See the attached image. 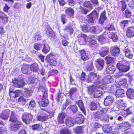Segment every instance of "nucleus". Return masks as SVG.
I'll list each match as a JSON object with an SVG mask.
<instances>
[{"label": "nucleus", "instance_id": "nucleus-1", "mask_svg": "<svg viewBox=\"0 0 134 134\" xmlns=\"http://www.w3.org/2000/svg\"><path fill=\"white\" fill-rule=\"evenodd\" d=\"M99 84L92 85L88 88L89 92L93 94L94 98H97L102 95V90L104 89V87L102 85H99Z\"/></svg>", "mask_w": 134, "mask_h": 134}, {"label": "nucleus", "instance_id": "nucleus-2", "mask_svg": "<svg viewBox=\"0 0 134 134\" xmlns=\"http://www.w3.org/2000/svg\"><path fill=\"white\" fill-rule=\"evenodd\" d=\"M10 121L12 122L10 125V130L15 131L19 129L22 125L21 123L17 120L14 113L12 112L10 117Z\"/></svg>", "mask_w": 134, "mask_h": 134}, {"label": "nucleus", "instance_id": "nucleus-3", "mask_svg": "<svg viewBox=\"0 0 134 134\" xmlns=\"http://www.w3.org/2000/svg\"><path fill=\"white\" fill-rule=\"evenodd\" d=\"M18 102H23V104L27 105L29 108H34L36 106V103L34 100L30 99H26L23 96L20 97L19 98Z\"/></svg>", "mask_w": 134, "mask_h": 134}, {"label": "nucleus", "instance_id": "nucleus-4", "mask_svg": "<svg viewBox=\"0 0 134 134\" xmlns=\"http://www.w3.org/2000/svg\"><path fill=\"white\" fill-rule=\"evenodd\" d=\"M80 36L83 38L86 44L88 45L89 46L96 48L98 46V45L95 40L87 38V36L83 34H81Z\"/></svg>", "mask_w": 134, "mask_h": 134}, {"label": "nucleus", "instance_id": "nucleus-5", "mask_svg": "<svg viewBox=\"0 0 134 134\" xmlns=\"http://www.w3.org/2000/svg\"><path fill=\"white\" fill-rule=\"evenodd\" d=\"M98 13L96 10H94L92 12L86 16L87 19V21L89 23H93L95 20L97 19L98 17Z\"/></svg>", "mask_w": 134, "mask_h": 134}, {"label": "nucleus", "instance_id": "nucleus-6", "mask_svg": "<svg viewBox=\"0 0 134 134\" xmlns=\"http://www.w3.org/2000/svg\"><path fill=\"white\" fill-rule=\"evenodd\" d=\"M33 116L30 113H24L22 117L23 121L26 124H29L33 119Z\"/></svg>", "mask_w": 134, "mask_h": 134}, {"label": "nucleus", "instance_id": "nucleus-7", "mask_svg": "<svg viewBox=\"0 0 134 134\" xmlns=\"http://www.w3.org/2000/svg\"><path fill=\"white\" fill-rule=\"evenodd\" d=\"M116 66L119 71L122 73L128 71L130 68V66L125 65L121 62L118 63L116 65Z\"/></svg>", "mask_w": 134, "mask_h": 134}, {"label": "nucleus", "instance_id": "nucleus-8", "mask_svg": "<svg viewBox=\"0 0 134 134\" xmlns=\"http://www.w3.org/2000/svg\"><path fill=\"white\" fill-rule=\"evenodd\" d=\"M99 76L98 74L93 72H91L89 75L87 80L88 83H91V82L94 81L98 83L97 81L98 79H99Z\"/></svg>", "mask_w": 134, "mask_h": 134}, {"label": "nucleus", "instance_id": "nucleus-9", "mask_svg": "<svg viewBox=\"0 0 134 134\" xmlns=\"http://www.w3.org/2000/svg\"><path fill=\"white\" fill-rule=\"evenodd\" d=\"M113 79L110 76H105L103 79H101L100 77L99 79H98L97 81L99 84L102 83L104 84V83H106V84H109L111 83L113 81Z\"/></svg>", "mask_w": 134, "mask_h": 134}, {"label": "nucleus", "instance_id": "nucleus-10", "mask_svg": "<svg viewBox=\"0 0 134 134\" xmlns=\"http://www.w3.org/2000/svg\"><path fill=\"white\" fill-rule=\"evenodd\" d=\"M46 60L52 66H55L57 64V61L54 56L50 54L48 55L46 58Z\"/></svg>", "mask_w": 134, "mask_h": 134}, {"label": "nucleus", "instance_id": "nucleus-11", "mask_svg": "<svg viewBox=\"0 0 134 134\" xmlns=\"http://www.w3.org/2000/svg\"><path fill=\"white\" fill-rule=\"evenodd\" d=\"M131 125L128 122H123L119 125V127L121 130L124 131L131 127Z\"/></svg>", "mask_w": 134, "mask_h": 134}, {"label": "nucleus", "instance_id": "nucleus-12", "mask_svg": "<svg viewBox=\"0 0 134 134\" xmlns=\"http://www.w3.org/2000/svg\"><path fill=\"white\" fill-rule=\"evenodd\" d=\"M113 97L110 96H108L104 99V104L106 106H110L113 103Z\"/></svg>", "mask_w": 134, "mask_h": 134}, {"label": "nucleus", "instance_id": "nucleus-13", "mask_svg": "<svg viewBox=\"0 0 134 134\" xmlns=\"http://www.w3.org/2000/svg\"><path fill=\"white\" fill-rule=\"evenodd\" d=\"M110 53L112 56H117L119 54L120 51L119 48L116 47H112L110 48Z\"/></svg>", "mask_w": 134, "mask_h": 134}, {"label": "nucleus", "instance_id": "nucleus-14", "mask_svg": "<svg viewBox=\"0 0 134 134\" xmlns=\"http://www.w3.org/2000/svg\"><path fill=\"white\" fill-rule=\"evenodd\" d=\"M49 116L46 114H41L38 115L37 118V120L41 122H43L47 121L49 118Z\"/></svg>", "mask_w": 134, "mask_h": 134}, {"label": "nucleus", "instance_id": "nucleus-15", "mask_svg": "<svg viewBox=\"0 0 134 134\" xmlns=\"http://www.w3.org/2000/svg\"><path fill=\"white\" fill-rule=\"evenodd\" d=\"M115 95L117 97L122 98L125 96V92L124 89H118L115 93Z\"/></svg>", "mask_w": 134, "mask_h": 134}, {"label": "nucleus", "instance_id": "nucleus-16", "mask_svg": "<svg viewBox=\"0 0 134 134\" xmlns=\"http://www.w3.org/2000/svg\"><path fill=\"white\" fill-rule=\"evenodd\" d=\"M21 71L22 73L25 74H30L31 72L30 66L26 64H23L22 65Z\"/></svg>", "mask_w": 134, "mask_h": 134}, {"label": "nucleus", "instance_id": "nucleus-17", "mask_svg": "<svg viewBox=\"0 0 134 134\" xmlns=\"http://www.w3.org/2000/svg\"><path fill=\"white\" fill-rule=\"evenodd\" d=\"M9 113L10 110L8 109L4 110L0 115V118L3 119H7L9 117Z\"/></svg>", "mask_w": 134, "mask_h": 134}, {"label": "nucleus", "instance_id": "nucleus-18", "mask_svg": "<svg viewBox=\"0 0 134 134\" xmlns=\"http://www.w3.org/2000/svg\"><path fill=\"white\" fill-rule=\"evenodd\" d=\"M65 123L68 126L70 127L73 126L75 124V122L73 118L69 117L66 119Z\"/></svg>", "mask_w": 134, "mask_h": 134}, {"label": "nucleus", "instance_id": "nucleus-19", "mask_svg": "<svg viewBox=\"0 0 134 134\" xmlns=\"http://www.w3.org/2000/svg\"><path fill=\"white\" fill-rule=\"evenodd\" d=\"M38 92L39 93L42 94V96H47V89L44 86L40 85L38 89Z\"/></svg>", "mask_w": 134, "mask_h": 134}, {"label": "nucleus", "instance_id": "nucleus-20", "mask_svg": "<svg viewBox=\"0 0 134 134\" xmlns=\"http://www.w3.org/2000/svg\"><path fill=\"white\" fill-rule=\"evenodd\" d=\"M127 97L131 99H134V90L130 88L127 89L126 92Z\"/></svg>", "mask_w": 134, "mask_h": 134}, {"label": "nucleus", "instance_id": "nucleus-21", "mask_svg": "<svg viewBox=\"0 0 134 134\" xmlns=\"http://www.w3.org/2000/svg\"><path fill=\"white\" fill-rule=\"evenodd\" d=\"M65 12L66 15L69 18L73 17L74 14V10L70 7L66 9L65 10Z\"/></svg>", "mask_w": 134, "mask_h": 134}, {"label": "nucleus", "instance_id": "nucleus-22", "mask_svg": "<svg viewBox=\"0 0 134 134\" xmlns=\"http://www.w3.org/2000/svg\"><path fill=\"white\" fill-rule=\"evenodd\" d=\"M106 13L105 11H103L100 16L99 19V23L102 24L104 22V21L107 19V17L106 16Z\"/></svg>", "mask_w": 134, "mask_h": 134}, {"label": "nucleus", "instance_id": "nucleus-23", "mask_svg": "<svg viewBox=\"0 0 134 134\" xmlns=\"http://www.w3.org/2000/svg\"><path fill=\"white\" fill-rule=\"evenodd\" d=\"M126 35L128 37L134 36V26L129 27L126 31Z\"/></svg>", "mask_w": 134, "mask_h": 134}, {"label": "nucleus", "instance_id": "nucleus-24", "mask_svg": "<svg viewBox=\"0 0 134 134\" xmlns=\"http://www.w3.org/2000/svg\"><path fill=\"white\" fill-rule=\"evenodd\" d=\"M66 116L65 114L64 113H60L58 115L57 118L59 123L62 124L64 122V118Z\"/></svg>", "mask_w": 134, "mask_h": 134}, {"label": "nucleus", "instance_id": "nucleus-25", "mask_svg": "<svg viewBox=\"0 0 134 134\" xmlns=\"http://www.w3.org/2000/svg\"><path fill=\"white\" fill-rule=\"evenodd\" d=\"M76 104L78 106L80 109L82 111L85 115H86V112L83 105V103L82 100H79L76 102Z\"/></svg>", "mask_w": 134, "mask_h": 134}, {"label": "nucleus", "instance_id": "nucleus-26", "mask_svg": "<svg viewBox=\"0 0 134 134\" xmlns=\"http://www.w3.org/2000/svg\"><path fill=\"white\" fill-rule=\"evenodd\" d=\"M43 96L42 101L39 102L40 105L43 107L46 106L48 104L49 102L47 98V96Z\"/></svg>", "mask_w": 134, "mask_h": 134}, {"label": "nucleus", "instance_id": "nucleus-27", "mask_svg": "<svg viewBox=\"0 0 134 134\" xmlns=\"http://www.w3.org/2000/svg\"><path fill=\"white\" fill-rule=\"evenodd\" d=\"M102 51L99 52L100 55L104 57L107 55L109 52V48L108 47H104L102 48Z\"/></svg>", "mask_w": 134, "mask_h": 134}, {"label": "nucleus", "instance_id": "nucleus-28", "mask_svg": "<svg viewBox=\"0 0 134 134\" xmlns=\"http://www.w3.org/2000/svg\"><path fill=\"white\" fill-rule=\"evenodd\" d=\"M125 53V56L129 58H131L132 57L133 55L131 52L130 50L127 47H125L123 50Z\"/></svg>", "mask_w": 134, "mask_h": 134}, {"label": "nucleus", "instance_id": "nucleus-29", "mask_svg": "<svg viewBox=\"0 0 134 134\" xmlns=\"http://www.w3.org/2000/svg\"><path fill=\"white\" fill-rule=\"evenodd\" d=\"M116 69V68L115 66L112 65H109L106 68V70L107 73L111 74L114 73Z\"/></svg>", "mask_w": 134, "mask_h": 134}, {"label": "nucleus", "instance_id": "nucleus-30", "mask_svg": "<svg viewBox=\"0 0 134 134\" xmlns=\"http://www.w3.org/2000/svg\"><path fill=\"white\" fill-rule=\"evenodd\" d=\"M30 70L34 72H38L39 71L38 65L36 63H35L30 65Z\"/></svg>", "mask_w": 134, "mask_h": 134}, {"label": "nucleus", "instance_id": "nucleus-31", "mask_svg": "<svg viewBox=\"0 0 134 134\" xmlns=\"http://www.w3.org/2000/svg\"><path fill=\"white\" fill-rule=\"evenodd\" d=\"M102 129L105 133H109L111 131L112 128L108 125H104Z\"/></svg>", "mask_w": 134, "mask_h": 134}, {"label": "nucleus", "instance_id": "nucleus-32", "mask_svg": "<svg viewBox=\"0 0 134 134\" xmlns=\"http://www.w3.org/2000/svg\"><path fill=\"white\" fill-rule=\"evenodd\" d=\"M109 38L111 39L114 42H116L118 39V37L116 34L114 32H110L109 33Z\"/></svg>", "mask_w": 134, "mask_h": 134}, {"label": "nucleus", "instance_id": "nucleus-33", "mask_svg": "<svg viewBox=\"0 0 134 134\" xmlns=\"http://www.w3.org/2000/svg\"><path fill=\"white\" fill-rule=\"evenodd\" d=\"M91 31L93 34H97L102 31V30H100V27L96 26L92 27L91 28Z\"/></svg>", "mask_w": 134, "mask_h": 134}, {"label": "nucleus", "instance_id": "nucleus-34", "mask_svg": "<svg viewBox=\"0 0 134 134\" xmlns=\"http://www.w3.org/2000/svg\"><path fill=\"white\" fill-rule=\"evenodd\" d=\"M103 111H98L94 115V118L96 121H98L100 119V118L101 117L103 114Z\"/></svg>", "mask_w": 134, "mask_h": 134}, {"label": "nucleus", "instance_id": "nucleus-35", "mask_svg": "<svg viewBox=\"0 0 134 134\" xmlns=\"http://www.w3.org/2000/svg\"><path fill=\"white\" fill-rule=\"evenodd\" d=\"M81 58L84 61L88 59V57L86 55L85 51L83 50H81L80 51Z\"/></svg>", "mask_w": 134, "mask_h": 134}, {"label": "nucleus", "instance_id": "nucleus-36", "mask_svg": "<svg viewBox=\"0 0 134 134\" xmlns=\"http://www.w3.org/2000/svg\"><path fill=\"white\" fill-rule=\"evenodd\" d=\"M98 41L100 42H104L106 40V36L105 35H103L98 36L97 37Z\"/></svg>", "mask_w": 134, "mask_h": 134}, {"label": "nucleus", "instance_id": "nucleus-37", "mask_svg": "<svg viewBox=\"0 0 134 134\" xmlns=\"http://www.w3.org/2000/svg\"><path fill=\"white\" fill-rule=\"evenodd\" d=\"M50 48L49 45L47 44H44L43 48L42 49V52L45 54L49 52Z\"/></svg>", "mask_w": 134, "mask_h": 134}, {"label": "nucleus", "instance_id": "nucleus-38", "mask_svg": "<svg viewBox=\"0 0 134 134\" xmlns=\"http://www.w3.org/2000/svg\"><path fill=\"white\" fill-rule=\"evenodd\" d=\"M12 83H13V84H25L24 83L23 79L19 80L16 78H14L12 79Z\"/></svg>", "mask_w": 134, "mask_h": 134}, {"label": "nucleus", "instance_id": "nucleus-39", "mask_svg": "<svg viewBox=\"0 0 134 134\" xmlns=\"http://www.w3.org/2000/svg\"><path fill=\"white\" fill-rule=\"evenodd\" d=\"M75 120L76 122H77V123H82L84 120V117L81 114H79V117L76 118Z\"/></svg>", "mask_w": 134, "mask_h": 134}, {"label": "nucleus", "instance_id": "nucleus-40", "mask_svg": "<svg viewBox=\"0 0 134 134\" xmlns=\"http://www.w3.org/2000/svg\"><path fill=\"white\" fill-rule=\"evenodd\" d=\"M103 87H104V89L107 88V89L109 91L112 92L113 91L114 89V88L113 86L110 84H102Z\"/></svg>", "mask_w": 134, "mask_h": 134}, {"label": "nucleus", "instance_id": "nucleus-41", "mask_svg": "<svg viewBox=\"0 0 134 134\" xmlns=\"http://www.w3.org/2000/svg\"><path fill=\"white\" fill-rule=\"evenodd\" d=\"M98 103L94 102H92L91 103L90 106V109L92 110H93L97 108Z\"/></svg>", "mask_w": 134, "mask_h": 134}, {"label": "nucleus", "instance_id": "nucleus-42", "mask_svg": "<svg viewBox=\"0 0 134 134\" xmlns=\"http://www.w3.org/2000/svg\"><path fill=\"white\" fill-rule=\"evenodd\" d=\"M109 118L108 115L103 114L100 120L102 122H107L109 121Z\"/></svg>", "mask_w": 134, "mask_h": 134}, {"label": "nucleus", "instance_id": "nucleus-43", "mask_svg": "<svg viewBox=\"0 0 134 134\" xmlns=\"http://www.w3.org/2000/svg\"><path fill=\"white\" fill-rule=\"evenodd\" d=\"M65 32H67V33H69L70 34H72L73 32V29L70 26L66 27L64 30Z\"/></svg>", "mask_w": 134, "mask_h": 134}, {"label": "nucleus", "instance_id": "nucleus-44", "mask_svg": "<svg viewBox=\"0 0 134 134\" xmlns=\"http://www.w3.org/2000/svg\"><path fill=\"white\" fill-rule=\"evenodd\" d=\"M106 63L107 64L113 63L115 60V58L113 57H106Z\"/></svg>", "mask_w": 134, "mask_h": 134}, {"label": "nucleus", "instance_id": "nucleus-45", "mask_svg": "<svg viewBox=\"0 0 134 134\" xmlns=\"http://www.w3.org/2000/svg\"><path fill=\"white\" fill-rule=\"evenodd\" d=\"M32 92L31 91L26 89L24 92V96L26 97V99H27L29 97H30L31 95Z\"/></svg>", "mask_w": 134, "mask_h": 134}, {"label": "nucleus", "instance_id": "nucleus-46", "mask_svg": "<svg viewBox=\"0 0 134 134\" xmlns=\"http://www.w3.org/2000/svg\"><path fill=\"white\" fill-rule=\"evenodd\" d=\"M116 104L119 105L120 107H125V103L121 99H120L116 102Z\"/></svg>", "mask_w": 134, "mask_h": 134}, {"label": "nucleus", "instance_id": "nucleus-47", "mask_svg": "<svg viewBox=\"0 0 134 134\" xmlns=\"http://www.w3.org/2000/svg\"><path fill=\"white\" fill-rule=\"evenodd\" d=\"M69 107L74 113H76L78 111V108L76 105H70Z\"/></svg>", "mask_w": 134, "mask_h": 134}, {"label": "nucleus", "instance_id": "nucleus-48", "mask_svg": "<svg viewBox=\"0 0 134 134\" xmlns=\"http://www.w3.org/2000/svg\"><path fill=\"white\" fill-rule=\"evenodd\" d=\"M77 91V88H72L70 89L69 91V96L70 99H71L72 96Z\"/></svg>", "mask_w": 134, "mask_h": 134}, {"label": "nucleus", "instance_id": "nucleus-49", "mask_svg": "<svg viewBox=\"0 0 134 134\" xmlns=\"http://www.w3.org/2000/svg\"><path fill=\"white\" fill-rule=\"evenodd\" d=\"M41 126L39 124H36L33 125L31 127V128L34 131L39 130L41 129Z\"/></svg>", "mask_w": 134, "mask_h": 134}, {"label": "nucleus", "instance_id": "nucleus-50", "mask_svg": "<svg viewBox=\"0 0 134 134\" xmlns=\"http://www.w3.org/2000/svg\"><path fill=\"white\" fill-rule=\"evenodd\" d=\"M88 65L87 67V70H92L93 68L92 61V60H90L88 61Z\"/></svg>", "mask_w": 134, "mask_h": 134}, {"label": "nucleus", "instance_id": "nucleus-51", "mask_svg": "<svg viewBox=\"0 0 134 134\" xmlns=\"http://www.w3.org/2000/svg\"><path fill=\"white\" fill-rule=\"evenodd\" d=\"M97 62L99 65L102 69L104 67V61L103 59H98L97 60Z\"/></svg>", "mask_w": 134, "mask_h": 134}, {"label": "nucleus", "instance_id": "nucleus-52", "mask_svg": "<svg viewBox=\"0 0 134 134\" xmlns=\"http://www.w3.org/2000/svg\"><path fill=\"white\" fill-rule=\"evenodd\" d=\"M62 96L61 95V94L60 91L57 93L55 96V98L57 101L58 102L60 100H61L62 98Z\"/></svg>", "mask_w": 134, "mask_h": 134}, {"label": "nucleus", "instance_id": "nucleus-53", "mask_svg": "<svg viewBox=\"0 0 134 134\" xmlns=\"http://www.w3.org/2000/svg\"><path fill=\"white\" fill-rule=\"evenodd\" d=\"M84 5L85 7L91 9H92L93 8L92 5L89 1L85 2L84 3Z\"/></svg>", "mask_w": 134, "mask_h": 134}, {"label": "nucleus", "instance_id": "nucleus-54", "mask_svg": "<svg viewBox=\"0 0 134 134\" xmlns=\"http://www.w3.org/2000/svg\"><path fill=\"white\" fill-rule=\"evenodd\" d=\"M35 38L36 40L39 41L41 39V36L40 35V33L39 32L36 33L34 35Z\"/></svg>", "mask_w": 134, "mask_h": 134}, {"label": "nucleus", "instance_id": "nucleus-55", "mask_svg": "<svg viewBox=\"0 0 134 134\" xmlns=\"http://www.w3.org/2000/svg\"><path fill=\"white\" fill-rule=\"evenodd\" d=\"M46 33L48 36L52 37H54L55 36V34L51 29H50L49 31H47Z\"/></svg>", "mask_w": 134, "mask_h": 134}, {"label": "nucleus", "instance_id": "nucleus-56", "mask_svg": "<svg viewBox=\"0 0 134 134\" xmlns=\"http://www.w3.org/2000/svg\"><path fill=\"white\" fill-rule=\"evenodd\" d=\"M60 132L61 134H71V132L66 129L61 130Z\"/></svg>", "mask_w": 134, "mask_h": 134}, {"label": "nucleus", "instance_id": "nucleus-57", "mask_svg": "<svg viewBox=\"0 0 134 134\" xmlns=\"http://www.w3.org/2000/svg\"><path fill=\"white\" fill-rule=\"evenodd\" d=\"M42 46V44L37 43H35L34 45V48L37 50H40Z\"/></svg>", "mask_w": 134, "mask_h": 134}, {"label": "nucleus", "instance_id": "nucleus-58", "mask_svg": "<svg viewBox=\"0 0 134 134\" xmlns=\"http://www.w3.org/2000/svg\"><path fill=\"white\" fill-rule=\"evenodd\" d=\"M127 74H125L121 72H120L119 71V72L117 73L116 75H115V77L117 79L118 78H119L120 76H127Z\"/></svg>", "mask_w": 134, "mask_h": 134}, {"label": "nucleus", "instance_id": "nucleus-59", "mask_svg": "<svg viewBox=\"0 0 134 134\" xmlns=\"http://www.w3.org/2000/svg\"><path fill=\"white\" fill-rule=\"evenodd\" d=\"M61 38L62 39V44L64 46H66L67 45L68 42L66 40L65 37L63 36H61Z\"/></svg>", "mask_w": 134, "mask_h": 134}, {"label": "nucleus", "instance_id": "nucleus-60", "mask_svg": "<svg viewBox=\"0 0 134 134\" xmlns=\"http://www.w3.org/2000/svg\"><path fill=\"white\" fill-rule=\"evenodd\" d=\"M82 128L81 126H77L75 129V132L78 133H81L82 130Z\"/></svg>", "mask_w": 134, "mask_h": 134}, {"label": "nucleus", "instance_id": "nucleus-61", "mask_svg": "<svg viewBox=\"0 0 134 134\" xmlns=\"http://www.w3.org/2000/svg\"><path fill=\"white\" fill-rule=\"evenodd\" d=\"M109 118V122H111L112 124H115V117L112 116H108Z\"/></svg>", "mask_w": 134, "mask_h": 134}, {"label": "nucleus", "instance_id": "nucleus-62", "mask_svg": "<svg viewBox=\"0 0 134 134\" xmlns=\"http://www.w3.org/2000/svg\"><path fill=\"white\" fill-rule=\"evenodd\" d=\"M122 4V10L124 11L125 10L126 7V4L125 3V1L124 0L121 1Z\"/></svg>", "mask_w": 134, "mask_h": 134}, {"label": "nucleus", "instance_id": "nucleus-63", "mask_svg": "<svg viewBox=\"0 0 134 134\" xmlns=\"http://www.w3.org/2000/svg\"><path fill=\"white\" fill-rule=\"evenodd\" d=\"M80 10L81 13L85 15L89 11L88 10L82 8H80Z\"/></svg>", "mask_w": 134, "mask_h": 134}, {"label": "nucleus", "instance_id": "nucleus-64", "mask_svg": "<svg viewBox=\"0 0 134 134\" xmlns=\"http://www.w3.org/2000/svg\"><path fill=\"white\" fill-rule=\"evenodd\" d=\"M94 130H96L97 128H100V127H102V125L99 124L98 123H95L93 126Z\"/></svg>", "mask_w": 134, "mask_h": 134}]
</instances>
